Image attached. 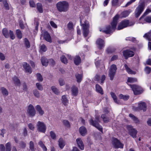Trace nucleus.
Segmentation results:
<instances>
[{
	"label": "nucleus",
	"instance_id": "37998d69",
	"mask_svg": "<svg viewBox=\"0 0 151 151\" xmlns=\"http://www.w3.org/2000/svg\"><path fill=\"white\" fill-rule=\"evenodd\" d=\"M60 59L61 62L65 64H66L68 63V60L64 55H62L60 57Z\"/></svg>",
	"mask_w": 151,
	"mask_h": 151
},
{
	"label": "nucleus",
	"instance_id": "2eb2a0df",
	"mask_svg": "<svg viewBox=\"0 0 151 151\" xmlns=\"http://www.w3.org/2000/svg\"><path fill=\"white\" fill-rule=\"evenodd\" d=\"M41 37L43 36L44 37V39L47 41L50 42H52L51 37L47 32L46 31H44L41 35Z\"/></svg>",
	"mask_w": 151,
	"mask_h": 151
},
{
	"label": "nucleus",
	"instance_id": "2f4dec72",
	"mask_svg": "<svg viewBox=\"0 0 151 151\" xmlns=\"http://www.w3.org/2000/svg\"><path fill=\"white\" fill-rule=\"evenodd\" d=\"M96 89L97 92L99 93L102 94H103L102 89L101 86H100L99 84H96Z\"/></svg>",
	"mask_w": 151,
	"mask_h": 151
},
{
	"label": "nucleus",
	"instance_id": "f257e3e1",
	"mask_svg": "<svg viewBox=\"0 0 151 151\" xmlns=\"http://www.w3.org/2000/svg\"><path fill=\"white\" fill-rule=\"evenodd\" d=\"M118 19L119 16L117 15L115 16L111 23V27L109 25L107 26L106 27V29L103 30V32L106 34H109L114 32L116 28Z\"/></svg>",
	"mask_w": 151,
	"mask_h": 151
},
{
	"label": "nucleus",
	"instance_id": "79ce46f5",
	"mask_svg": "<svg viewBox=\"0 0 151 151\" xmlns=\"http://www.w3.org/2000/svg\"><path fill=\"white\" fill-rule=\"evenodd\" d=\"M115 50V49L113 47H108L106 50V51L108 53H111L114 52Z\"/></svg>",
	"mask_w": 151,
	"mask_h": 151
},
{
	"label": "nucleus",
	"instance_id": "6e6d98bb",
	"mask_svg": "<svg viewBox=\"0 0 151 151\" xmlns=\"http://www.w3.org/2000/svg\"><path fill=\"white\" fill-rule=\"evenodd\" d=\"M73 24L71 22H70L67 25L68 28L70 30H71L73 29Z\"/></svg>",
	"mask_w": 151,
	"mask_h": 151
},
{
	"label": "nucleus",
	"instance_id": "338daca9",
	"mask_svg": "<svg viewBox=\"0 0 151 151\" xmlns=\"http://www.w3.org/2000/svg\"><path fill=\"white\" fill-rule=\"evenodd\" d=\"M151 68L148 67H147L145 69V71L146 72V73L148 74L151 72Z\"/></svg>",
	"mask_w": 151,
	"mask_h": 151
},
{
	"label": "nucleus",
	"instance_id": "f03ea898",
	"mask_svg": "<svg viewBox=\"0 0 151 151\" xmlns=\"http://www.w3.org/2000/svg\"><path fill=\"white\" fill-rule=\"evenodd\" d=\"M57 10L60 12H66L68 9V3L66 1H59L56 4Z\"/></svg>",
	"mask_w": 151,
	"mask_h": 151
},
{
	"label": "nucleus",
	"instance_id": "69168bd1",
	"mask_svg": "<svg viewBox=\"0 0 151 151\" xmlns=\"http://www.w3.org/2000/svg\"><path fill=\"white\" fill-rule=\"evenodd\" d=\"M29 4L31 7H35V4L33 0H30Z\"/></svg>",
	"mask_w": 151,
	"mask_h": 151
},
{
	"label": "nucleus",
	"instance_id": "09e8293b",
	"mask_svg": "<svg viewBox=\"0 0 151 151\" xmlns=\"http://www.w3.org/2000/svg\"><path fill=\"white\" fill-rule=\"evenodd\" d=\"M110 94L111 96L113 98V99H114V101L115 103H116L117 104H118L119 102H118L117 101V97H116V95H115V94L113 92L111 93Z\"/></svg>",
	"mask_w": 151,
	"mask_h": 151
},
{
	"label": "nucleus",
	"instance_id": "c03bdc74",
	"mask_svg": "<svg viewBox=\"0 0 151 151\" xmlns=\"http://www.w3.org/2000/svg\"><path fill=\"white\" fill-rule=\"evenodd\" d=\"M151 12V10L149 9H147L145 11V12H144L143 15L139 19L141 20V19H142L144 17L148 14L149 13Z\"/></svg>",
	"mask_w": 151,
	"mask_h": 151
},
{
	"label": "nucleus",
	"instance_id": "680f3d73",
	"mask_svg": "<svg viewBox=\"0 0 151 151\" xmlns=\"http://www.w3.org/2000/svg\"><path fill=\"white\" fill-rule=\"evenodd\" d=\"M19 146L20 147L24 148L26 146V144L23 141H21L19 143Z\"/></svg>",
	"mask_w": 151,
	"mask_h": 151
},
{
	"label": "nucleus",
	"instance_id": "a18cd8bd",
	"mask_svg": "<svg viewBox=\"0 0 151 151\" xmlns=\"http://www.w3.org/2000/svg\"><path fill=\"white\" fill-rule=\"evenodd\" d=\"M37 9L38 11L40 13H42L43 12V9L42 8V6L41 4L40 3H38L37 5Z\"/></svg>",
	"mask_w": 151,
	"mask_h": 151
},
{
	"label": "nucleus",
	"instance_id": "0eeeda50",
	"mask_svg": "<svg viewBox=\"0 0 151 151\" xmlns=\"http://www.w3.org/2000/svg\"><path fill=\"white\" fill-rule=\"evenodd\" d=\"M126 128L128 131L129 134L133 138H135L137 137V131L132 126L128 125L126 126Z\"/></svg>",
	"mask_w": 151,
	"mask_h": 151
},
{
	"label": "nucleus",
	"instance_id": "ddd939ff",
	"mask_svg": "<svg viewBox=\"0 0 151 151\" xmlns=\"http://www.w3.org/2000/svg\"><path fill=\"white\" fill-rule=\"evenodd\" d=\"M113 145L115 147L117 148H122L124 147V144L121 143L119 140L116 138L113 139Z\"/></svg>",
	"mask_w": 151,
	"mask_h": 151
},
{
	"label": "nucleus",
	"instance_id": "bf43d9fd",
	"mask_svg": "<svg viewBox=\"0 0 151 151\" xmlns=\"http://www.w3.org/2000/svg\"><path fill=\"white\" fill-rule=\"evenodd\" d=\"M144 20L147 23H150L151 22V16H148L146 17L144 19Z\"/></svg>",
	"mask_w": 151,
	"mask_h": 151
},
{
	"label": "nucleus",
	"instance_id": "5701e85b",
	"mask_svg": "<svg viewBox=\"0 0 151 151\" xmlns=\"http://www.w3.org/2000/svg\"><path fill=\"white\" fill-rule=\"evenodd\" d=\"M58 142V145L60 148L61 149H62L65 145L64 141L62 138H60L59 139Z\"/></svg>",
	"mask_w": 151,
	"mask_h": 151
},
{
	"label": "nucleus",
	"instance_id": "cd10ccee",
	"mask_svg": "<svg viewBox=\"0 0 151 151\" xmlns=\"http://www.w3.org/2000/svg\"><path fill=\"white\" fill-rule=\"evenodd\" d=\"M62 102L65 106L67 105L68 103V100L67 99L66 96L64 95L62 96Z\"/></svg>",
	"mask_w": 151,
	"mask_h": 151
},
{
	"label": "nucleus",
	"instance_id": "412c9836",
	"mask_svg": "<svg viewBox=\"0 0 151 151\" xmlns=\"http://www.w3.org/2000/svg\"><path fill=\"white\" fill-rule=\"evenodd\" d=\"M71 91L72 94L73 95L76 96L77 95L78 92V89L77 87L74 86H73L71 88Z\"/></svg>",
	"mask_w": 151,
	"mask_h": 151
},
{
	"label": "nucleus",
	"instance_id": "c85d7f7f",
	"mask_svg": "<svg viewBox=\"0 0 151 151\" xmlns=\"http://www.w3.org/2000/svg\"><path fill=\"white\" fill-rule=\"evenodd\" d=\"M0 89L3 95L5 96H7L8 95L9 93L8 91L5 88L2 87Z\"/></svg>",
	"mask_w": 151,
	"mask_h": 151
},
{
	"label": "nucleus",
	"instance_id": "423d86ee",
	"mask_svg": "<svg viewBox=\"0 0 151 151\" xmlns=\"http://www.w3.org/2000/svg\"><path fill=\"white\" fill-rule=\"evenodd\" d=\"M117 69L116 65L112 64L110 66L109 73V76L111 80H112L114 77Z\"/></svg>",
	"mask_w": 151,
	"mask_h": 151
},
{
	"label": "nucleus",
	"instance_id": "e433bc0d",
	"mask_svg": "<svg viewBox=\"0 0 151 151\" xmlns=\"http://www.w3.org/2000/svg\"><path fill=\"white\" fill-rule=\"evenodd\" d=\"M119 97L120 99H123L124 101H126L129 99V96L128 95H124L121 94L119 95Z\"/></svg>",
	"mask_w": 151,
	"mask_h": 151
},
{
	"label": "nucleus",
	"instance_id": "f3484780",
	"mask_svg": "<svg viewBox=\"0 0 151 151\" xmlns=\"http://www.w3.org/2000/svg\"><path fill=\"white\" fill-rule=\"evenodd\" d=\"M23 67L27 72L31 73L32 72V69L29 65L26 62H24L23 64Z\"/></svg>",
	"mask_w": 151,
	"mask_h": 151
},
{
	"label": "nucleus",
	"instance_id": "72a5a7b5",
	"mask_svg": "<svg viewBox=\"0 0 151 151\" xmlns=\"http://www.w3.org/2000/svg\"><path fill=\"white\" fill-rule=\"evenodd\" d=\"M124 67L126 70L127 72L129 74H135V73L131 69L128 67V66L126 64H125L124 65Z\"/></svg>",
	"mask_w": 151,
	"mask_h": 151
},
{
	"label": "nucleus",
	"instance_id": "39448f33",
	"mask_svg": "<svg viewBox=\"0 0 151 151\" xmlns=\"http://www.w3.org/2000/svg\"><path fill=\"white\" fill-rule=\"evenodd\" d=\"M117 69L116 65L112 64L110 66L109 73V76L111 80H112L114 77Z\"/></svg>",
	"mask_w": 151,
	"mask_h": 151
},
{
	"label": "nucleus",
	"instance_id": "3c124183",
	"mask_svg": "<svg viewBox=\"0 0 151 151\" xmlns=\"http://www.w3.org/2000/svg\"><path fill=\"white\" fill-rule=\"evenodd\" d=\"M137 81V79L136 78H129L127 80V82L131 83H133Z\"/></svg>",
	"mask_w": 151,
	"mask_h": 151
},
{
	"label": "nucleus",
	"instance_id": "9d476101",
	"mask_svg": "<svg viewBox=\"0 0 151 151\" xmlns=\"http://www.w3.org/2000/svg\"><path fill=\"white\" fill-rule=\"evenodd\" d=\"M133 24L131 25L129 24V21L128 20H125L120 23L117 27L118 30H120L126 27L127 26H131Z\"/></svg>",
	"mask_w": 151,
	"mask_h": 151
},
{
	"label": "nucleus",
	"instance_id": "a19ab883",
	"mask_svg": "<svg viewBox=\"0 0 151 151\" xmlns=\"http://www.w3.org/2000/svg\"><path fill=\"white\" fill-rule=\"evenodd\" d=\"M131 11L130 9L126 10L123 12L122 13L123 16L125 17H127L131 12Z\"/></svg>",
	"mask_w": 151,
	"mask_h": 151
},
{
	"label": "nucleus",
	"instance_id": "f704fd0d",
	"mask_svg": "<svg viewBox=\"0 0 151 151\" xmlns=\"http://www.w3.org/2000/svg\"><path fill=\"white\" fill-rule=\"evenodd\" d=\"M38 144L42 149L44 151H47V147L43 143L42 141H40L38 142Z\"/></svg>",
	"mask_w": 151,
	"mask_h": 151
},
{
	"label": "nucleus",
	"instance_id": "b1692460",
	"mask_svg": "<svg viewBox=\"0 0 151 151\" xmlns=\"http://www.w3.org/2000/svg\"><path fill=\"white\" fill-rule=\"evenodd\" d=\"M81 60L79 56H76L74 59V63L76 65H78L81 63Z\"/></svg>",
	"mask_w": 151,
	"mask_h": 151
},
{
	"label": "nucleus",
	"instance_id": "473e14b6",
	"mask_svg": "<svg viewBox=\"0 0 151 151\" xmlns=\"http://www.w3.org/2000/svg\"><path fill=\"white\" fill-rule=\"evenodd\" d=\"M143 37L146 38L148 40L151 41V30L149 32L145 34Z\"/></svg>",
	"mask_w": 151,
	"mask_h": 151
},
{
	"label": "nucleus",
	"instance_id": "4c0bfd02",
	"mask_svg": "<svg viewBox=\"0 0 151 151\" xmlns=\"http://www.w3.org/2000/svg\"><path fill=\"white\" fill-rule=\"evenodd\" d=\"M101 117L103 119V121L105 123H107L109 121V118L106 116L105 114H103L101 116Z\"/></svg>",
	"mask_w": 151,
	"mask_h": 151
},
{
	"label": "nucleus",
	"instance_id": "4d7b16f0",
	"mask_svg": "<svg viewBox=\"0 0 151 151\" xmlns=\"http://www.w3.org/2000/svg\"><path fill=\"white\" fill-rule=\"evenodd\" d=\"M10 38L12 40H14L15 38V36L12 31L10 30L9 31V34Z\"/></svg>",
	"mask_w": 151,
	"mask_h": 151
},
{
	"label": "nucleus",
	"instance_id": "13d9d810",
	"mask_svg": "<svg viewBox=\"0 0 151 151\" xmlns=\"http://www.w3.org/2000/svg\"><path fill=\"white\" fill-rule=\"evenodd\" d=\"M63 123L65 126L68 127H69L70 126L69 121L67 120H64L63 121Z\"/></svg>",
	"mask_w": 151,
	"mask_h": 151
},
{
	"label": "nucleus",
	"instance_id": "ea45409f",
	"mask_svg": "<svg viewBox=\"0 0 151 151\" xmlns=\"http://www.w3.org/2000/svg\"><path fill=\"white\" fill-rule=\"evenodd\" d=\"M29 148L31 151H35L36 150V148L34 147V143L32 141H31L29 142Z\"/></svg>",
	"mask_w": 151,
	"mask_h": 151
},
{
	"label": "nucleus",
	"instance_id": "4468645a",
	"mask_svg": "<svg viewBox=\"0 0 151 151\" xmlns=\"http://www.w3.org/2000/svg\"><path fill=\"white\" fill-rule=\"evenodd\" d=\"M134 52L130 50H124L123 52V55L126 59H127L129 57H131L134 55Z\"/></svg>",
	"mask_w": 151,
	"mask_h": 151
},
{
	"label": "nucleus",
	"instance_id": "bb28decb",
	"mask_svg": "<svg viewBox=\"0 0 151 151\" xmlns=\"http://www.w3.org/2000/svg\"><path fill=\"white\" fill-rule=\"evenodd\" d=\"M41 61L43 65L47 66L48 65V61L45 57H42L41 59Z\"/></svg>",
	"mask_w": 151,
	"mask_h": 151
},
{
	"label": "nucleus",
	"instance_id": "7c9ffc66",
	"mask_svg": "<svg viewBox=\"0 0 151 151\" xmlns=\"http://www.w3.org/2000/svg\"><path fill=\"white\" fill-rule=\"evenodd\" d=\"M75 76L77 79V82L78 83H80L82 80V75L79 74L78 73H77L75 74Z\"/></svg>",
	"mask_w": 151,
	"mask_h": 151
},
{
	"label": "nucleus",
	"instance_id": "c756f323",
	"mask_svg": "<svg viewBox=\"0 0 151 151\" xmlns=\"http://www.w3.org/2000/svg\"><path fill=\"white\" fill-rule=\"evenodd\" d=\"M2 33L4 36L6 38H8L9 37V32L6 28H4L2 30Z\"/></svg>",
	"mask_w": 151,
	"mask_h": 151
},
{
	"label": "nucleus",
	"instance_id": "9b49d317",
	"mask_svg": "<svg viewBox=\"0 0 151 151\" xmlns=\"http://www.w3.org/2000/svg\"><path fill=\"white\" fill-rule=\"evenodd\" d=\"M130 87L135 95L141 93L142 91L140 89V87L136 85H130Z\"/></svg>",
	"mask_w": 151,
	"mask_h": 151
},
{
	"label": "nucleus",
	"instance_id": "0e129e2a",
	"mask_svg": "<svg viewBox=\"0 0 151 151\" xmlns=\"http://www.w3.org/2000/svg\"><path fill=\"white\" fill-rule=\"evenodd\" d=\"M3 4L4 5V7L5 8L7 9H9V5L8 3H7V1L6 0H4L3 1Z\"/></svg>",
	"mask_w": 151,
	"mask_h": 151
},
{
	"label": "nucleus",
	"instance_id": "774afa93",
	"mask_svg": "<svg viewBox=\"0 0 151 151\" xmlns=\"http://www.w3.org/2000/svg\"><path fill=\"white\" fill-rule=\"evenodd\" d=\"M48 63L51 65H54L55 64V61L52 59H50L48 60Z\"/></svg>",
	"mask_w": 151,
	"mask_h": 151
},
{
	"label": "nucleus",
	"instance_id": "4be33fe9",
	"mask_svg": "<svg viewBox=\"0 0 151 151\" xmlns=\"http://www.w3.org/2000/svg\"><path fill=\"white\" fill-rule=\"evenodd\" d=\"M36 109L40 115L42 116L44 114V111L39 105H37L35 107Z\"/></svg>",
	"mask_w": 151,
	"mask_h": 151
},
{
	"label": "nucleus",
	"instance_id": "052dcab7",
	"mask_svg": "<svg viewBox=\"0 0 151 151\" xmlns=\"http://www.w3.org/2000/svg\"><path fill=\"white\" fill-rule=\"evenodd\" d=\"M58 81L59 84L61 86H63L65 84L64 80L61 78H59Z\"/></svg>",
	"mask_w": 151,
	"mask_h": 151
},
{
	"label": "nucleus",
	"instance_id": "7ed1b4c3",
	"mask_svg": "<svg viewBox=\"0 0 151 151\" xmlns=\"http://www.w3.org/2000/svg\"><path fill=\"white\" fill-rule=\"evenodd\" d=\"M81 25L82 27L83 33L84 37H86L88 35L89 31V25L88 22L86 20L84 22V23L81 24V21L80 20Z\"/></svg>",
	"mask_w": 151,
	"mask_h": 151
},
{
	"label": "nucleus",
	"instance_id": "603ef678",
	"mask_svg": "<svg viewBox=\"0 0 151 151\" xmlns=\"http://www.w3.org/2000/svg\"><path fill=\"white\" fill-rule=\"evenodd\" d=\"M50 135L51 138L55 140L56 139V135L54 132L51 131L50 132Z\"/></svg>",
	"mask_w": 151,
	"mask_h": 151
},
{
	"label": "nucleus",
	"instance_id": "20e7f679",
	"mask_svg": "<svg viewBox=\"0 0 151 151\" xmlns=\"http://www.w3.org/2000/svg\"><path fill=\"white\" fill-rule=\"evenodd\" d=\"M145 7L144 2H142L139 5L136 9L135 12V16L136 17H138L143 11Z\"/></svg>",
	"mask_w": 151,
	"mask_h": 151
},
{
	"label": "nucleus",
	"instance_id": "6e6552de",
	"mask_svg": "<svg viewBox=\"0 0 151 151\" xmlns=\"http://www.w3.org/2000/svg\"><path fill=\"white\" fill-rule=\"evenodd\" d=\"M89 121L91 124L96 127L100 132H102V126L99 125L98 123V121H99V118H96V121H93L91 119H90Z\"/></svg>",
	"mask_w": 151,
	"mask_h": 151
},
{
	"label": "nucleus",
	"instance_id": "a878e982",
	"mask_svg": "<svg viewBox=\"0 0 151 151\" xmlns=\"http://www.w3.org/2000/svg\"><path fill=\"white\" fill-rule=\"evenodd\" d=\"M129 116L131 118L133 121L135 122V123L137 124H139V121L138 119L135 116L132 114H130L129 115Z\"/></svg>",
	"mask_w": 151,
	"mask_h": 151
},
{
	"label": "nucleus",
	"instance_id": "49530a36",
	"mask_svg": "<svg viewBox=\"0 0 151 151\" xmlns=\"http://www.w3.org/2000/svg\"><path fill=\"white\" fill-rule=\"evenodd\" d=\"M36 76L37 79L38 81L42 82L43 81V78L42 76L40 73H37L36 74Z\"/></svg>",
	"mask_w": 151,
	"mask_h": 151
},
{
	"label": "nucleus",
	"instance_id": "e2e57ef3",
	"mask_svg": "<svg viewBox=\"0 0 151 151\" xmlns=\"http://www.w3.org/2000/svg\"><path fill=\"white\" fill-rule=\"evenodd\" d=\"M40 49V50L44 52H45L47 50L46 46L44 44L41 46Z\"/></svg>",
	"mask_w": 151,
	"mask_h": 151
},
{
	"label": "nucleus",
	"instance_id": "aec40b11",
	"mask_svg": "<svg viewBox=\"0 0 151 151\" xmlns=\"http://www.w3.org/2000/svg\"><path fill=\"white\" fill-rule=\"evenodd\" d=\"M79 132L83 136H85L87 133V129L84 126L81 127L79 129Z\"/></svg>",
	"mask_w": 151,
	"mask_h": 151
},
{
	"label": "nucleus",
	"instance_id": "1a4fd4ad",
	"mask_svg": "<svg viewBox=\"0 0 151 151\" xmlns=\"http://www.w3.org/2000/svg\"><path fill=\"white\" fill-rule=\"evenodd\" d=\"M27 113L30 117L34 116L36 113V111L33 106L31 104L27 107Z\"/></svg>",
	"mask_w": 151,
	"mask_h": 151
},
{
	"label": "nucleus",
	"instance_id": "8fccbe9b",
	"mask_svg": "<svg viewBox=\"0 0 151 151\" xmlns=\"http://www.w3.org/2000/svg\"><path fill=\"white\" fill-rule=\"evenodd\" d=\"M33 93L36 97L39 98L40 96V94L37 89H35L33 91Z\"/></svg>",
	"mask_w": 151,
	"mask_h": 151
},
{
	"label": "nucleus",
	"instance_id": "f8f14e48",
	"mask_svg": "<svg viewBox=\"0 0 151 151\" xmlns=\"http://www.w3.org/2000/svg\"><path fill=\"white\" fill-rule=\"evenodd\" d=\"M37 129L40 132L45 133L46 130V127L43 122L39 121L37 124Z\"/></svg>",
	"mask_w": 151,
	"mask_h": 151
},
{
	"label": "nucleus",
	"instance_id": "c9c22d12",
	"mask_svg": "<svg viewBox=\"0 0 151 151\" xmlns=\"http://www.w3.org/2000/svg\"><path fill=\"white\" fill-rule=\"evenodd\" d=\"M16 34L17 37L19 39H21L22 37V33L19 29H17L16 30Z\"/></svg>",
	"mask_w": 151,
	"mask_h": 151
},
{
	"label": "nucleus",
	"instance_id": "6ab92c4d",
	"mask_svg": "<svg viewBox=\"0 0 151 151\" xmlns=\"http://www.w3.org/2000/svg\"><path fill=\"white\" fill-rule=\"evenodd\" d=\"M78 146L81 150H83L84 149V144L83 142L80 138H78L76 139Z\"/></svg>",
	"mask_w": 151,
	"mask_h": 151
},
{
	"label": "nucleus",
	"instance_id": "393cba45",
	"mask_svg": "<svg viewBox=\"0 0 151 151\" xmlns=\"http://www.w3.org/2000/svg\"><path fill=\"white\" fill-rule=\"evenodd\" d=\"M12 79L14 82L15 86H19L21 84V82L20 80L16 76L12 78Z\"/></svg>",
	"mask_w": 151,
	"mask_h": 151
},
{
	"label": "nucleus",
	"instance_id": "dca6fc26",
	"mask_svg": "<svg viewBox=\"0 0 151 151\" xmlns=\"http://www.w3.org/2000/svg\"><path fill=\"white\" fill-rule=\"evenodd\" d=\"M104 42L103 40L99 38L96 41V44L99 49H101L104 46Z\"/></svg>",
	"mask_w": 151,
	"mask_h": 151
},
{
	"label": "nucleus",
	"instance_id": "5fc2aeb1",
	"mask_svg": "<svg viewBox=\"0 0 151 151\" xmlns=\"http://www.w3.org/2000/svg\"><path fill=\"white\" fill-rule=\"evenodd\" d=\"M36 86L39 90L42 91L43 90V87L42 85L40 83H36Z\"/></svg>",
	"mask_w": 151,
	"mask_h": 151
},
{
	"label": "nucleus",
	"instance_id": "a211bd4d",
	"mask_svg": "<svg viewBox=\"0 0 151 151\" xmlns=\"http://www.w3.org/2000/svg\"><path fill=\"white\" fill-rule=\"evenodd\" d=\"M138 109L142 110L143 111H145L147 109L146 104L145 103L141 102L139 104Z\"/></svg>",
	"mask_w": 151,
	"mask_h": 151
},
{
	"label": "nucleus",
	"instance_id": "58836bf2",
	"mask_svg": "<svg viewBox=\"0 0 151 151\" xmlns=\"http://www.w3.org/2000/svg\"><path fill=\"white\" fill-rule=\"evenodd\" d=\"M51 89L53 92L56 94L58 95L60 93V91L55 86H52Z\"/></svg>",
	"mask_w": 151,
	"mask_h": 151
},
{
	"label": "nucleus",
	"instance_id": "de8ad7c7",
	"mask_svg": "<svg viewBox=\"0 0 151 151\" xmlns=\"http://www.w3.org/2000/svg\"><path fill=\"white\" fill-rule=\"evenodd\" d=\"M24 45L27 48L30 47V43L27 38H25L24 39Z\"/></svg>",
	"mask_w": 151,
	"mask_h": 151
},
{
	"label": "nucleus",
	"instance_id": "864d4df0",
	"mask_svg": "<svg viewBox=\"0 0 151 151\" xmlns=\"http://www.w3.org/2000/svg\"><path fill=\"white\" fill-rule=\"evenodd\" d=\"M6 151H11V143L10 142H8L6 145Z\"/></svg>",
	"mask_w": 151,
	"mask_h": 151
}]
</instances>
